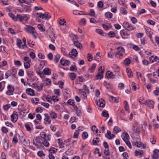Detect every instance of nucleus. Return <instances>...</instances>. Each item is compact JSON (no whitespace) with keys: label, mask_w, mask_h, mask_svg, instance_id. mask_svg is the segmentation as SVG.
Wrapping results in <instances>:
<instances>
[{"label":"nucleus","mask_w":159,"mask_h":159,"mask_svg":"<svg viewBox=\"0 0 159 159\" xmlns=\"http://www.w3.org/2000/svg\"><path fill=\"white\" fill-rule=\"evenodd\" d=\"M44 18L45 20H48L51 17V16L48 15V13L47 12H45L43 14Z\"/></svg>","instance_id":"28"},{"label":"nucleus","mask_w":159,"mask_h":159,"mask_svg":"<svg viewBox=\"0 0 159 159\" xmlns=\"http://www.w3.org/2000/svg\"><path fill=\"white\" fill-rule=\"evenodd\" d=\"M60 62L61 64L63 66L69 65L70 64V61L69 60H64L62 59H61Z\"/></svg>","instance_id":"11"},{"label":"nucleus","mask_w":159,"mask_h":159,"mask_svg":"<svg viewBox=\"0 0 159 159\" xmlns=\"http://www.w3.org/2000/svg\"><path fill=\"white\" fill-rule=\"evenodd\" d=\"M23 143L24 145L26 146H28L30 144V142L28 139H24Z\"/></svg>","instance_id":"41"},{"label":"nucleus","mask_w":159,"mask_h":159,"mask_svg":"<svg viewBox=\"0 0 159 159\" xmlns=\"http://www.w3.org/2000/svg\"><path fill=\"white\" fill-rule=\"evenodd\" d=\"M144 28L145 30L146 33L147 35L151 40H152V35L153 34L152 30L150 28L147 27H144Z\"/></svg>","instance_id":"5"},{"label":"nucleus","mask_w":159,"mask_h":159,"mask_svg":"<svg viewBox=\"0 0 159 159\" xmlns=\"http://www.w3.org/2000/svg\"><path fill=\"white\" fill-rule=\"evenodd\" d=\"M23 11H25L26 12H29L31 11L30 9L29 8L28 6H25L23 8Z\"/></svg>","instance_id":"38"},{"label":"nucleus","mask_w":159,"mask_h":159,"mask_svg":"<svg viewBox=\"0 0 159 159\" xmlns=\"http://www.w3.org/2000/svg\"><path fill=\"white\" fill-rule=\"evenodd\" d=\"M82 136L83 139H85L88 137V134L86 132H84L83 133Z\"/></svg>","instance_id":"35"},{"label":"nucleus","mask_w":159,"mask_h":159,"mask_svg":"<svg viewBox=\"0 0 159 159\" xmlns=\"http://www.w3.org/2000/svg\"><path fill=\"white\" fill-rule=\"evenodd\" d=\"M86 23V20L84 18L81 19L80 21V24L81 25H84Z\"/></svg>","instance_id":"39"},{"label":"nucleus","mask_w":159,"mask_h":159,"mask_svg":"<svg viewBox=\"0 0 159 159\" xmlns=\"http://www.w3.org/2000/svg\"><path fill=\"white\" fill-rule=\"evenodd\" d=\"M30 62H25L24 63V66L25 69H28L30 67Z\"/></svg>","instance_id":"48"},{"label":"nucleus","mask_w":159,"mask_h":159,"mask_svg":"<svg viewBox=\"0 0 159 159\" xmlns=\"http://www.w3.org/2000/svg\"><path fill=\"white\" fill-rule=\"evenodd\" d=\"M108 36L110 38H113L116 36L115 34L113 31H110L107 34Z\"/></svg>","instance_id":"31"},{"label":"nucleus","mask_w":159,"mask_h":159,"mask_svg":"<svg viewBox=\"0 0 159 159\" xmlns=\"http://www.w3.org/2000/svg\"><path fill=\"white\" fill-rule=\"evenodd\" d=\"M131 86L132 89L134 91H135L136 90V87L135 85V84L134 82H133L131 83Z\"/></svg>","instance_id":"61"},{"label":"nucleus","mask_w":159,"mask_h":159,"mask_svg":"<svg viewBox=\"0 0 159 159\" xmlns=\"http://www.w3.org/2000/svg\"><path fill=\"white\" fill-rule=\"evenodd\" d=\"M25 62H30L31 60L28 57H25L23 58Z\"/></svg>","instance_id":"54"},{"label":"nucleus","mask_w":159,"mask_h":159,"mask_svg":"<svg viewBox=\"0 0 159 159\" xmlns=\"http://www.w3.org/2000/svg\"><path fill=\"white\" fill-rule=\"evenodd\" d=\"M16 18L17 20H19L20 21H22L24 20L27 21L28 19V18L25 15H23L21 16L20 15L17 14L16 16Z\"/></svg>","instance_id":"7"},{"label":"nucleus","mask_w":159,"mask_h":159,"mask_svg":"<svg viewBox=\"0 0 159 159\" xmlns=\"http://www.w3.org/2000/svg\"><path fill=\"white\" fill-rule=\"evenodd\" d=\"M98 103H99V106L103 108L104 107L105 105V101L103 99H101L100 100H99L97 103L98 105Z\"/></svg>","instance_id":"22"},{"label":"nucleus","mask_w":159,"mask_h":159,"mask_svg":"<svg viewBox=\"0 0 159 159\" xmlns=\"http://www.w3.org/2000/svg\"><path fill=\"white\" fill-rule=\"evenodd\" d=\"M121 137L124 141L128 140L129 138V135L127 133H123Z\"/></svg>","instance_id":"19"},{"label":"nucleus","mask_w":159,"mask_h":159,"mask_svg":"<svg viewBox=\"0 0 159 159\" xmlns=\"http://www.w3.org/2000/svg\"><path fill=\"white\" fill-rule=\"evenodd\" d=\"M150 142L153 144H154L156 143V140L153 136H152L150 138Z\"/></svg>","instance_id":"59"},{"label":"nucleus","mask_w":159,"mask_h":159,"mask_svg":"<svg viewBox=\"0 0 159 159\" xmlns=\"http://www.w3.org/2000/svg\"><path fill=\"white\" fill-rule=\"evenodd\" d=\"M124 141L126 145L129 147V148L130 149H132V147L131 146V143L128 140L125 141Z\"/></svg>","instance_id":"49"},{"label":"nucleus","mask_w":159,"mask_h":159,"mask_svg":"<svg viewBox=\"0 0 159 159\" xmlns=\"http://www.w3.org/2000/svg\"><path fill=\"white\" fill-rule=\"evenodd\" d=\"M50 116L52 119L56 118L57 117V114L55 112H52L50 113Z\"/></svg>","instance_id":"43"},{"label":"nucleus","mask_w":159,"mask_h":159,"mask_svg":"<svg viewBox=\"0 0 159 159\" xmlns=\"http://www.w3.org/2000/svg\"><path fill=\"white\" fill-rule=\"evenodd\" d=\"M122 156L124 159H128V153L126 152H124L122 154Z\"/></svg>","instance_id":"64"},{"label":"nucleus","mask_w":159,"mask_h":159,"mask_svg":"<svg viewBox=\"0 0 159 159\" xmlns=\"http://www.w3.org/2000/svg\"><path fill=\"white\" fill-rule=\"evenodd\" d=\"M22 44V42L21 40L20 39H17L16 41V44L18 47L20 48H21V44Z\"/></svg>","instance_id":"32"},{"label":"nucleus","mask_w":159,"mask_h":159,"mask_svg":"<svg viewBox=\"0 0 159 159\" xmlns=\"http://www.w3.org/2000/svg\"><path fill=\"white\" fill-rule=\"evenodd\" d=\"M105 136L108 139L111 140L115 137V135L114 134H111L110 131L107 130V133L105 135Z\"/></svg>","instance_id":"10"},{"label":"nucleus","mask_w":159,"mask_h":159,"mask_svg":"<svg viewBox=\"0 0 159 159\" xmlns=\"http://www.w3.org/2000/svg\"><path fill=\"white\" fill-rule=\"evenodd\" d=\"M95 31L97 33L103 36H104V33L103 32L102 30L100 29H96L95 30Z\"/></svg>","instance_id":"33"},{"label":"nucleus","mask_w":159,"mask_h":159,"mask_svg":"<svg viewBox=\"0 0 159 159\" xmlns=\"http://www.w3.org/2000/svg\"><path fill=\"white\" fill-rule=\"evenodd\" d=\"M10 107L11 105L10 104H7L3 106V108L5 111H7Z\"/></svg>","instance_id":"47"},{"label":"nucleus","mask_w":159,"mask_h":159,"mask_svg":"<svg viewBox=\"0 0 159 159\" xmlns=\"http://www.w3.org/2000/svg\"><path fill=\"white\" fill-rule=\"evenodd\" d=\"M125 8L122 7L120 8V11L123 15H126L127 13V11L125 9Z\"/></svg>","instance_id":"26"},{"label":"nucleus","mask_w":159,"mask_h":159,"mask_svg":"<svg viewBox=\"0 0 159 159\" xmlns=\"http://www.w3.org/2000/svg\"><path fill=\"white\" fill-rule=\"evenodd\" d=\"M126 72L129 77L131 78L133 77L132 72L130 68H127L126 69Z\"/></svg>","instance_id":"23"},{"label":"nucleus","mask_w":159,"mask_h":159,"mask_svg":"<svg viewBox=\"0 0 159 159\" xmlns=\"http://www.w3.org/2000/svg\"><path fill=\"white\" fill-rule=\"evenodd\" d=\"M109 99L110 101L111 102H115L116 101V98L112 96H110L109 97Z\"/></svg>","instance_id":"51"},{"label":"nucleus","mask_w":159,"mask_h":159,"mask_svg":"<svg viewBox=\"0 0 159 159\" xmlns=\"http://www.w3.org/2000/svg\"><path fill=\"white\" fill-rule=\"evenodd\" d=\"M70 77L72 80H73L75 78L76 75L74 73H71L70 74Z\"/></svg>","instance_id":"53"},{"label":"nucleus","mask_w":159,"mask_h":159,"mask_svg":"<svg viewBox=\"0 0 159 159\" xmlns=\"http://www.w3.org/2000/svg\"><path fill=\"white\" fill-rule=\"evenodd\" d=\"M4 144H3V147L4 149L7 150L9 148L8 142L7 140L5 138L4 139Z\"/></svg>","instance_id":"16"},{"label":"nucleus","mask_w":159,"mask_h":159,"mask_svg":"<svg viewBox=\"0 0 159 159\" xmlns=\"http://www.w3.org/2000/svg\"><path fill=\"white\" fill-rule=\"evenodd\" d=\"M104 71L103 70L101 71V72H98L97 74L96 75V79L98 80L99 79V77H100L99 79H101L103 77V75H102V74L104 73Z\"/></svg>","instance_id":"21"},{"label":"nucleus","mask_w":159,"mask_h":159,"mask_svg":"<svg viewBox=\"0 0 159 159\" xmlns=\"http://www.w3.org/2000/svg\"><path fill=\"white\" fill-rule=\"evenodd\" d=\"M60 57V56L59 54H57L54 57V61L56 63H57L58 62L59 59Z\"/></svg>","instance_id":"37"},{"label":"nucleus","mask_w":159,"mask_h":159,"mask_svg":"<svg viewBox=\"0 0 159 159\" xmlns=\"http://www.w3.org/2000/svg\"><path fill=\"white\" fill-rule=\"evenodd\" d=\"M32 86L33 87L37 89L38 91H39V86L36 83L33 84Z\"/></svg>","instance_id":"58"},{"label":"nucleus","mask_w":159,"mask_h":159,"mask_svg":"<svg viewBox=\"0 0 159 159\" xmlns=\"http://www.w3.org/2000/svg\"><path fill=\"white\" fill-rule=\"evenodd\" d=\"M58 143H59V145L60 146H61L62 148L64 147V143H63L62 141L60 139H58Z\"/></svg>","instance_id":"46"},{"label":"nucleus","mask_w":159,"mask_h":159,"mask_svg":"<svg viewBox=\"0 0 159 159\" xmlns=\"http://www.w3.org/2000/svg\"><path fill=\"white\" fill-rule=\"evenodd\" d=\"M59 24L61 25H65L66 23V21H65V20L64 19H63L62 20L60 19V20H59Z\"/></svg>","instance_id":"50"},{"label":"nucleus","mask_w":159,"mask_h":159,"mask_svg":"<svg viewBox=\"0 0 159 159\" xmlns=\"http://www.w3.org/2000/svg\"><path fill=\"white\" fill-rule=\"evenodd\" d=\"M25 30L29 34H33L36 33L35 28L30 25H26L24 28Z\"/></svg>","instance_id":"4"},{"label":"nucleus","mask_w":159,"mask_h":159,"mask_svg":"<svg viewBox=\"0 0 159 159\" xmlns=\"http://www.w3.org/2000/svg\"><path fill=\"white\" fill-rule=\"evenodd\" d=\"M120 32L122 33L124 36H129V34L127 33L126 30H123L121 31Z\"/></svg>","instance_id":"52"},{"label":"nucleus","mask_w":159,"mask_h":159,"mask_svg":"<svg viewBox=\"0 0 159 159\" xmlns=\"http://www.w3.org/2000/svg\"><path fill=\"white\" fill-rule=\"evenodd\" d=\"M113 130L115 134H117L121 130V129L117 126H115Z\"/></svg>","instance_id":"25"},{"label":"nucleus","mask_w":159,"mask_h":159,"mask_svg":"<svg viewBox=\"0 0 159 159\" xmlns=\"http://www.w3.org/2000/svg\"><path fill=\"white\" fill-rule=\"evenodd\" d=\"M41 104L47 108H48L49 107V104L47 103L42 102Z\"/></svg>","instance_id":"55"},{"label":"nucleus","mask_w":159,"mask_h":159,"mask_svg":"<svg viewBox=\"0 0 159 159\" xmlns=\"http://www.w3.org/2000/svg\"><path fill=\"white\" fill-rule=\"evenodd\" d=\"M79 134V132L78 130H76L74 133L73 137L74 138H77Z\"/></svg>","instance_id":"62"},{"label":"nucleus","mask_w":159,"mask_h":159,"mask_svg":"<svg viewBox=\"0 0 159 159\" xmlns=\"http://www.w3.org/2000/svg\"><path fill=\"white\" fill-rule=\"evenodd\" d=\"M50 38L51 42L54 43L56 39V37L55 36V34L53 33H52V35L50 36Z\"/></svg>","instance_id":"34"},{"label":"nucleus","mask_w":159,"mask_h":159,"mask_svg":"<svg viewBox=\"0 0 159 159\" xmlns=\"http://www.w3.org/2000/svg\"><path fill=\"white\" fill-rule=\"evenodd\" d=\"M18 116L17 113L16 111H14L11 116V120L14 123L16 122L18 120Z\"/></svg>","instance_id":"8"},{"label":"nucleus","mask_w":159,"mask_h":159,"mask_svg":"<svg viewBox=\"0 0 159 159\" xmlns=\"http://www.w3.org/2000/svg\"><path fill=\"white\" fill-rule=\"evenodd\" d=\"M143 154V152L142 150H139V151L136 150L135 151V155L136 156L138 155L142 156Z\"/></svg>","instance_id":"30"},{"label":"nucleus","mask_w":159,"mask_h":159,"mask_svg":"<svg viewBox=\"0 0 159 159\" xmlns=\"http://www.w3.org/2000/svg\"><path fill=\"white\" fill-rule=\"evenodd\" d=\"M125 87V85L123 83H120L118 85V87L120 90L123 89Z\"/></svg>","instance_id":"56"},{"label":"nucleus","mask_w":159,"mask_h":159,"mask_svg":"<svg viewBox=\"0 0 159 159\" xmlns=\"http://www.w3.org/2000/svg\"><path fill=\"white\" fill-rule=\"evenodd\" d=\"M78 54V52L77 50L73 48L72 49L71 52H70V53H69V55H71L72 56L76 57L77 56Z\"/></svg>","instance_id":"14"},{"label":"nucleus","mask_w":159,"mask_h":159,"mask_svg":"<svg viewBox=\"0 0 159 159\" xmlns=\"http://www.w3.org/2000/svg\"><path fill=\"white\" fill-rule=\"evenodd\" d=\"M153 152V158L155 159H157L158 158H159V150L155 149L154 150Z\"/></svg>","instance_id":"13"},{"label":"nucleus","mask_w":159,"mask_h":159,"mask_svg":"<svg viewBox=\"0 0 159 159\" xmlns=\"http://www.w3.org/2000/svg\"><path fill=\"white\" fill-rule=\"evenodd\" d=\"M7 90L6 93L8 95H11L13 94V92L14 90V88L13 86L11 85H8L7 86Z\"/></svg>","instance_id":"6"},{"label":"nucleus","mask_w":159,"mask_h":159,"mask_svg":"<svg viewBox=\"0 0 159 159\" xmlns=\"http://www.w3.org/2000/svg\"><path fill=\"white\" fill-rule=\"evenodd\" d=\"M67 103L69 105L72 106L75 109H77V107L76 105H75L74 100L71 99H69L67 101Z\"/></svg>","instance_id":"17"},{"label":"nucleus","mask_w":159,"mask_h":159,"mask_svg":"<svg viewBox=\"0 0 159 159\" xmlns=\"http://www.w3.org/2000/svg\"><path fill=\"white\" fill-rule=\"evenodd\" d=\"M9 16L11 17L14 21H17V20L16 17H15V16L12 13H10L8 14Z\"/></svg>","instance_id":"42"},{"label":"nucleus","mask_w":159,"mask_h":159,"mask_svg":"<svg viewBox=\"0 0 159 159\" xmlns=\"http://www.w3.org/2000/svg\"><path fill=\"white\" fill-rule=\"evenodd\" d=\"M135 126L134 125L133 126V130L134 131L136 132L137 133H139L140 132V130L138 128H135Z\"/></svg>","instance_id":"40"},{"label":"nucleus","mask_w":159,"mask_h":159,"mask_svg":"<svg viewBox=\"0 0 159 159\" xmlns=\"http://www.w3.org/2000/svg\"><path fill=\"white\" fill-rule=\"evenodd\" d=\"M96 65L95 63L93 64L91 68H89L88 70V72L92 73L93 72L96 68Z\"/></svg>","instance_id":"15"},{"label":"nucleus","mask_w":159,"mask_h":159,"mask_svg":"<svg viewBox=\"0 0 159 159\" xmlns=\"http://www.w3.org/2000/svg\"><path fill=\"white\" fill-rule=\"evenodd\" d=\"M26 93L29 95L31 96H34L35 95L34 90L31 88H28L26 89Z\"/></svg>","instance_id":"12"},{"label":"nucleus","mask_w":159,"mask_h":159,"mask_svg":"<svg viewBox=\"0 0 159 159\" xmlns=\"http://www.w3.org/2000/svg\"><path fill=\"white\" fill-rule=\"evenodd\" d=\"M147 23L148 24L152 25H154L155 24V22L151 20H148L147 21Z\"/></svg>","instance_id":"63"},{"label":"nucleus","mask_w":159,"mask_h":159,"mask_svg":"<svg viewBox=\"0 0 159 159\" xmlns=\"http://www.w3.org/2000/svg\"><path fill=\"white\" fill-rule=\"evenodd\" d=\"M113 14L110 12H108L105 13V16L108 19L111 18L112 17Z\"/></svg>","instance_id":"27"},{"label":"nucleus","mask_w":159,"mask_h":159,"mask_svg":"<svg viewBox=\"0 0 159 159\" xmlns=\"http://www.w3.org/2000/svg\"><path fill=\"white\" fill-rule=\"evenodd\" d=\"M43 72L45 75H50L51 74V70L50 69L48 68H46L43 69Z\"/></svg>","instance_id":"18"},{"label":"nucleus","mask_w":159,"mask_h":159,"mask_svg":"<svg viewBox=\"0 0 159 159\" xmlns=\"http://www.w3.org/2000/svg\"><path fill=\"white\" fill-rule=\"evenodd\" d=\"M123 26L126 30L130 31L134 30L135 28L132 25L129 24L126 21H124L123 24Z\"/></svg>","instance_id":"3"},{"label":"nucleus","mask_w":159,"mask_h":159,"mask_svg":"<svg viewBox=\"0 0 159 159\" xmlns=\"http://www.w3.org/2000/svg\"><path fill=\"white\" fill-rule=\"evenodd\" d=\"M117 51L115 54V57L117 58H120L123 56V52H125V50L122 47H119L117 48Z\"/></svg>","instance_id":"2"},{"label":"nucleus","mask_w":159,"mask_h":159,"mask_svg":"<svg viewBox=\"0 0 159 159\" xmlns=\"http://www.w3.org/2000/svg\"><path fill=\"white\" fill-rule=\"evenodd\" d=\"M74 44L77 48L80 49H81L83 48L82 44L78 41L74 42Z\"/></svg>","instance_id":"20"},{"label":"nucleus","mask_w":159,"mask_h":159,"mask_svg":"<svg viewBox=\"0 0 159 159\" xmlns=\"http://www.w3.org/2000/svg\"><path fill=\"white\" fill-rule=\"evenodd\" d=\"M145 104L150 108L153 109L154 108V102L152 100H147L146 101Z\"/></svg>","instance_id":"9"},{"label":"nucleus","mask_w":159,"mask_h":159,"mask_svg":"<svg viewBox=\"0 0 159 159\" xmlns=\"http://www.w3.org/2000/svg\"><path fill=\"white\" fill-rule=\"evenodd\" d=\"M102 115L104 117H108L109 116L108 113L105 111H103L102 113Z\"/></svg>","instance_id":"60"},{"label":"nucleus","mask_w":159,"mask_h":159,"mask_svg":"<svg viewBox=\"0 0 159 159\" xmlns=\"http://www.w3.org/2000/svg\"><path fill=\"white\" fill-rule=\"evenodd\" d=\"M40 137L37 136L35 139L36 142L39 144L41 145L43 144L46 147H48L49 145L48 141L50 140L51 135L50 134L46 135L43 132H41L40 134Z\"/></svg>","instance_id":"1"},{"label":"nucleus","mask_w":159,"mask_h":159,"mask_svg":"<svg viewBox=\"0 0 159 159\" xmlns=\"http://www.w3.org/2000/svg\"><path fill=\"white\" fill-rule=\"evenodd\" d=\"M130 60L128 58H126L124 61V64L126 66H128L130 64Z\"/></svg>","instance_id":"29"},{"label":"nucleus","mask_w":159,"mask_h":159,"mask_svg":"<svg viewBox=\"0 0 159 159\" xmlns=\"http://www.w3.org/2000/svg\"><path fill=\"white\" fill-rule=\"evenodd\" d=\"M106 75L107 77L113 78V73L109 71H107L106 74Z\"/></svg>","instance_id":"36"},{"label":"nucleus","mask_w":159,"mask_h":159,"mask_svg":"<svg viewBox=\"0 0 159 159\" xmlns=\"http://www.w3.org/2000/svg\"><path fill=\"white\" fill-rule=\"evenodd\" d=\"M100 139L98 137L94 138L93 140V145H98V143L99 142Z\"/></svg>","instance_id":"24"},{"label":"nucleus","mask_w":159,"mask_h":159,"mask_svg":"<svg viewBox=\"0 0 159 159\" xmlns=\"http://www.w3.org/2000/svg\"><path fill=\"white\" fill-rule=\"evenodd\" d=\"M153 93L156 96H158L159 95V88H157L156 89L154 90Z\"/></svg>","instance_id":"57"},{"label":"nucleus","mask_w":159,"mask_h":159,"mask_svg":"<svg viewBox=\"0 0 159 159\" xmlns=\"http://www.w3.org/2000/svg\"><path fill=\"white\" fill-rule=\"evenodd\" d=\"M17 134L14 135L12 140V142H14L15 143H16L18 142V139L17 138Z\"/></svg>","instance_id":"44"},{"label":"nucleus","mask_w":159,"mask_h":159,"mask_svg":"<svg viewBox=\"0 0 159 159\" xmlns=\"http://www.w3.org/2000/svg\"><path fill=\"white\" fill-rule=\"evenodd\" d=\"M1 130H2V132L3 133H5V134L7 133L8 132V129L6 127H4V126H3L2 127Z\"/></svg>","instance_id":"45"}]
</instances>
